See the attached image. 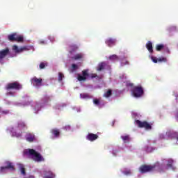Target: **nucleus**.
Here are the masks:
<instances>
[{
    "label": "nucleus",
    "instance_id": "nucleus-15",
    "mask_svg": "<svg viewBox=\"0 0 178 178\" xmlns=\"http://www.w3.org/2000/svg\"><path fill=\"white\" fill-rule=\"evenodd\" d=\"M106 44L108 47H113L116 44V40L110 38L106 40Z\"/></svg>",
    "mask_w": 178,
    "mask_h": 178
},
{
    "label": "nucleus",
    "instance_id": "nucleus-25",
    "mask_svg": "<svg viewBox=\"0 0 178 178\" xmlns=\"http://www.w3.org/2000/svg\"><path fill=\"white\" fill-rule=\"evenodd\" d=\"M112 95V90L108 89L107 92H106L104 94V97H105L106 98H109V97H111Z\"/></svg>",
    "mask_w": 178,
    "mask_h": 178
},
{
    "label": "nucleus",
    "instance_id": "nucleus-4",
    "mask_svg": "<svg viewBox=\"0 0 178 178\" xmlns=\"http://www.w3.org/2000/svg\"><path fill=\"white\" fill-rule=\"evenodd\" d=\"M6 90H22V84L19 83L17 81L9 83L6 85Z\"/></svg>",
    "mask_w": 178,
    "mask_h": 178
},
{
    "label": "nucleus",
    "instance_id": "nucleus-14",
    "mask_svg": "<svg viewBox=\"0 0 178 178\" xmlns=\"http://www.w3.org/2000/svg\"><path fill=\"white\" fill-rule=\"evenodd\" d=\"M151 59H152V62H154V63H158V62H166V60H167L166 58H165V57H161V58H157L156 57L152 56Z\"/></svg>",
    "mask_w": 178,
    "mask_h": 178
},
{
    "label": "nucleus",
    "instance_id": "nucleus-7",
    "mask_svg": "<svg viewBox=\"0 0 178 178\" xmlns=\"http://www.w3.org/2000/svg\"><path fill=\"white\" fill-rule=\"evenodd\" d=\"M87 77H88V70H84L82 71V75L78 74V80L79 81H84L87 80Z\"/></svg>",
    "mask_w": 178,
    "mask_h": 178
},
{
    "label": "nucleus",
    "instance_id": "nucleus-13",
    "mask_svg": "<svg viewBox=\"0 0 178 178\" xmlns=\"http://www.w3.org/2000/svg\"><path fill=\"white\" fill-rule=\"evenodd\" d=\"M86 138L89 141H95L98 138V135L95 134H88L86 136Z\"/></svg>",
    "mask_w": 178,
    "mask_h": 178
},
{
    "label": "nucleus",
    "instance_id": "nucleus-39",
    "mask_svg": "<svg viewBox=\"0 0 178 178\" xmlns=\"http://www.w3.org/2000/svg\"><path fill=\"white\" fill-rule=\"evenodd\" d=\"M40 44H45V41H44V40H40Z\"/></svg>",
    "mask_w": 178,
    "mask_h": 178
},
{
    "label": "nucleus",
    "instance_id": "nucleus-38",
    "mask_svg": "<svg viewBox=\"0 0 178 178\" xmlns=\"http://www.w3.org/2000/svg\"><path fill=\"white\" fill-rule=\"evenodd\" d=\"M15 136L19 138V137H22V134H17Z\"/></svg>",
    "mask_w": 178,
    "mask_h": 178
},
{
    "label": "nucleus",
    "instance_id": "nucleus-16",
    "mask_svg": "<svg viewBox=\"0 0 178 178\" xmlns=\"http://www.w3.org/2000/svg\"><path fill=\"white\" fill-rule=\"evenodd\" d=\"M83 58H84V55L81 53H79L72 57L71 59H72V60H81Z\"/></svg>",
    "mask_w": 178,
    "mask_h": 178
},
{
    "label": "nucleus",
    "instance_id": "nucleus-2",
    "mask_svg": "<svg viewBox=\"0 0 178 178\" xmlns=\"http://www.w3.org/2000/svg\"><path fill=\"white\" fill-rule=\"evenodd\" d=\"M131 94L135 98H140L144 95V89L142 86H135L131 90Z\"/></svg>",
    "mask_w": 178,
    "mask_h": 178
},
{
    "label": "nucleus",
    "instance_id": "nucleus-34",
    "mask_svg": "<svg viewBox=\"0 0 178 178\" xmlns=\"http://www.w3.org/2000/svg\"><path fill=\"white\" fill-rule=\"evenodd\" d=\"M93 102H94L95 105H99V100L98 99H95L93 100Z\"/></svg>",
    "mask_w": 178,
    "mask_h": 178
},
{
    "label": "nucleus",
    "instance_id": "nucleus-12",
    "mask_svg": "<svg viewBox=\"0 0 178 178\" xmlns=\"http://www.w3.org/2000/svg\"><path fill=\"white\" fill-rule=\"evenodd\" d=\"M13 50L15 51L16 54H20V52H23V51H27V47H22L19 49V47H17V45H14L13 47Z\"/></svg>",
    "mask_w": 178,
    "mask_h": 178
},
{
    "label": "nucleus",
    "instance_id": "nucleus-9",
    "mask_svg": "<svg viewBox=\"0 0 178 178\" xmlns=\"http://www.w3.org/2000/svg\"><path fill=\"white\" fill-rule=\"evenodd\" d=\"M6 166L5 167H1L0 168V172H5L6 169H10V170H15V166H13V164L10 161H7Z\"/></svg>",
    "mask_w": 178,
    "mask_h": 178
},
{
    "label": "nucleus",
    "instance_id": "nucleus-31",
    "mask_svg": "<svg viewBox=\"0 0 178 178\" xmlns=\"http://www.w3.org/2000/svg\"><path fill=\"white\" fill-rule=\"evenodd\" d=\"M65 77V75L62 74V72L58 73V81H62L63 80V78Z\"/></svg>",
    "mask_w": 178,
    "mask_h": 178
},
{
    "label": "nucleus",
    "instance_id": "nucleus-3",
    "mask_svg": "<svg viewBox=\"0 0 178 178\" xmlns=\"http://www.w3.org/2000/svg\"><path fill=\"white\" fill-rule=\"evenodd\" d=\"M136 124L140 129H145V130H151L152 129V126L151 124L148 123L147 121L141 122L140 120H136Z\"/></svg>",
    "mask_w": 178,
    "mask_h": 178
},
{
    "label": "nucleus",
    "instance_id": "nucleus-10",
    "mask_svg": "<svg viewBox=\"0 0 178 178\" xmlns=\"http://www.w3.org/2000/svg\"><path fill=\"white\" fill-rule=\"evenodd\" d=\"M9 53L10 50L8 47L0 51V62H2V59L8 56V55H9Z\"/></svg>",
    "mask_w": 178,
    "mask_h": 178
},
{
    "label": "nucleus",
    "instance_id": "nucleus-26",
    "mask_svg": "<svg viewBox=\"0 0 178 178\" xmlns=\"http://www.w3.org/2000/svg\"><path fill=\"white\" fill-rule=\"evenodd\" d=\"M110 60H119V57L116 54H113L108 57Z\"/></svg>",
    "mask_w": 178,
    "mask_h": 178
},
{
    "label": "nucleus",
    "instance_id": "nucleus-29",
    "mask_svg": "<svg viewBox=\"0 0 178 178\" xmlns=\"http://www.w3.org/2000/svg\"><path fill=\"white\" fill-rule=\"evenodd\" d=\"M164 46L163 44H157L156 46V51H162V49H163Z\"/></svg>",
    "mask_w": 178,
    "mask_h": 178
},
{
    "label": "nucleus",
    "instance_id": "nucleus-11",
    "mask_svg": "<svg viewBox=\"0 0 178 178\" xmlns=\"http://www.w3.org/2000/svg\"><path fill=\"white\" fill-rule=\"evenodd\" d=\"M26 140L29 143H33L35 140V135L33 133H27L26 135Z\"/></svg>",
    "mask_w": 178,
    "mask_h": 178
},
{
    "label": "nucleus",
    "instance_id": "nucleus-8",
    "mask_svg": "<svg viewBox=\"0 0 178 178\" xmlns=\"http://www.w3.org/2000/svg\"><path fill=\"white\" fill-rule=\"evenodd\" d=\"M31 84H33V86H34L35 87H40V86H42V79L41 78L38 79L34 76L31 79Z\"/></svg>",
    "mask_w": 178,
    "mask_h": 178
},
{
    "label": "nucleus",
    "instance_id": "nucleus-41",
    "mask_svg": "<svg viewBox=\"0 0 178 178\" xmlns=\"http://www.w3.org/2000/svg\"><path fill=\"white\" fill-rule=\"evenodd\" d=\"M129 86H131V87H133V83H130Z\"/></svg>",
    "mask_w": 178,
    "mask_h": 178
},
{
    "label": "nucleus",
    "instance_id": "nucleus-20",
    "mask_svg": "<svg viewBox=\"0 0 178 178\" xmlns=\"http://www.w3.org/2000/svg\"><path fill=\"white\" fill-rule=\"evenodd\" d=\"M105 66H106V63H99L97 67V70L99 72H101V70H104L105 69Z\"/></svg>",
    "mask_w": 178,
    "mask_h": 178
},
{
    "label": "nucleus",
    "instance_id": "nucleus-18",
    "mask_svg": "<svg viewBox=\"0 0 178 178\" xmlns=\"http://www.w3.org/2000/svg\"><path fill=\"white\" fill-rule=\"evenodd\" d=\"M50 133H51V134H53V136H54V137H56V138H58V137L60 136V131H59V129H51L50 131Z\"/></svg>",
    "mask_w": 178,
    "mask_h": 178
},
{
    "label": "nucleus",
    "instance_id": "nucleus-21",
    "mask_svg": "<svg viewBox=\"0 0 178 178\" xmlns=\"http://www.w3.org/2000/svg\"><path fill=\"white\" fill-rule=\"evenodd\" d=\"M122 140L124 141V143H129L130 141V136H121Z\"/></svg>",
    "mask_w": 178,
    "mask_h": 178
},
{
    "label": "nucleus",
    "instance_id": "nucleus-28",
    "mask_svg": "<svg viewBox=\"0 0 178 178\" xmlns=\"http://www.w3.org/2000/svg\"><path fill=\"white\" fill-rule=\"evenodd\" d=\"M80 97L83 99H86L87 98H90V95H88V94H87V93H81V94H80Z\"/></svg>",
    "mask_w": 178,
    "mask_h": 178
},
{
    "label": "nucleus",
    "instance_id": "nucleus-32",
    "mask_svg": "<svg viewBox=\"0 0 178 178\" xmlns=\"http://www.w3.org/2000/svg\"><path fill=\"white\" fill-rule=\"evenodd\" d=\"M126 65H129V61L126 59H122L121 66H126Z\"/></svg>",
    "mask_w": 178,
    "mask_h": 178
},
{
    "label": "nucleus",
    "instance_id": "nucleus-40",
    "mask_svg": "<svg viewBox=\"0 0 178 178\" xmlns=\"http://www.w3.org/2000/svg\"><path fill=\"white\" fill-rule=\"evenodd\" d=\"M8 94H10V95H13V93L12 92H9Z\"/></svg>",
    "mask_w": 178,
    "mask_h": 178
},
{
    "label": "nucleus",
    "instance_id": "nucleus-6",
    "mask_svg": "<svg viewBox=\"0 0 178 178\" xmlns=\"http://www.w3.org/2000/svg\"><path fill=\"white\" fill-rule=\"evenodd\" d=\"M8 40L10 41H15L17 42H23V36L18 35L16 33H13L8 35Z\"/></svg>",
    "mask_w": 178,
    "mask_h": 178
},
{
    "label": "nucleus",
    "instance_id": "nucleus-19",
    "mask_svg": "<svg viewBox=\"0 0 178 178\" xmlns=\"http://www.w3.org/2000/svg\"><path fill=\"white\" fill-rule=\"evenodd\" d=\"M146 48L150 54H152L154 52V48L152 47V42L151 41H148L146 44Z\"/></svg>",
    "mask_w": 178,
    "mask_h": 178
},
{
    "label": "nucleus",
    "instance_id": "nucleus-36",
    "mask_svg": "<svg viewBox=\"0 0 178 178\" xmlns=\"http://www.w3.org/2000/svg\"><path fill=\"white\" fill-rule=\"evenodd\" d=\"M91 79H95L96 77H98V76L97 75V74H92L90 75Z\"/></svg>",
    "mask_w": 178,
    "mask_h": 178
},
{
    "label": "nucleus",
    "instance_id": "nucleus-23",
    "mask_svg": "<svg viewBox=\"0 0 178 178\" xmlns=\"http://www.w3.org/2000/svg\"><path fill=\"white\" fill-rule=\"evenodd\" d=\"M79 49V47L76 45H72L70 46V54H73L74 52H76Z\"/></svg>",
    "mask_w": 178,
    "mask_h": 178
},
{
    "label": "nucleus",
    "instance_id": "nucleus-24",
    "mask_svg": "<svg viewBox=\"0 0 178 178\" xmlns=\"http://www.w3.org/2000/svg\"><path fill=\"white\" fill-rule=\"evenodd\" d=\"M26 128V124L22 121L18 122V129H19V130H22V129Z\"/></svg>",
    "mask_w": 178,
    "mask_h": 178
},
{
    "label": "nucleus",
    "instance_id": "nucleus-30",
    "mask_svg": "<svg viewBox=\"0 0 178 178\" xmlns=\"http://www.w3.org/2000/svg\"><path fill=\"white\" fill-rule=\"evenodd\" d=\"M77 69H79V66H77V65L76 64L72 65V69H71L72 72H74L75 70H77Z\"/></svg>",
    "mask_w": 178,
    "mask_h": 178
},
{
    "label": "nucleus",
    "instance_id": "nucleus-1",
    "mask_svg": "<svg viewBox=\"0 0 178 178\" xmlns=\"http://www.w3.org/2000/svg\"><path fill=\"white\" fill-rule=\"evenodd\" d=\"M24 154H25V155H30L31 156H33V159L35 161V162H44V161H45L41 154L37 152L34 149H29L25 150Z\"/></svg>",
    "mask_w": 178,
    "mask_h": 178
},
{
    "label": "nucleus",
    "instance_id": "nucleus-22",
    "mask_svg": "<svg viewBox=\"0 0 178 178\" xmlns=\"http://www.w3.org/2000/svg\"><path fill=\"white\" fill-rule=\"evenodd\" d=\"M18 166L21 170L22 175H26V168H24V165H23V164H18Z\"/></svg>",
    "mask_w": 178,
    "mask_h": 178
},
{
    "label": "nucleus",
    "instance_id": "nucleus-5",
    "mask_svg": "<svg viewBox=\"0 0 178 178\" xmlns=\"http://www.w3.org/2000/svg\"><path fill=\"white\" fill-rule=\"evenodd\" d=\"M156 168L155 165H143L140 168V172L141 173H147V172H152Z\"/></svg>",
    "mask_w": 178,
    "mask_h": 178
},
{
    "label": "nucleus",
    "instance_id": "nucleus-35",
    "mask_svg": "<svg viewBox=\"0 0 178 178\" xmlns=\"http://www.w3.org/2000/svg\"><path fill=\"white\" fill-rule=\"evenodd\" d=\"M124 175H126V176H129V175H131V171L130 170L124 171Z\"/></svg>",
    "mask_w": 178,
    "mask_h": 178
},
{
    "label": "nucleus",
    "instance_id": "nucleus-17",
    "mask_svg": "<svg viewBox=\"0 0 178 178\" xmlns=\"http://www.w3.org/2000/svg\"><path fill=\"white\" fill-rule=\"evenodd\" d=\"M43 178H55V174L52 171H45L44 176Z\"/></svg>",
    "mask_w": 178,
    "mask_h": 178
},
{
    "label": "nucleus",
    "instance_id": "nucleus-33",
    "mask_svg": "<svg viewBox=\"0 0 178 178\" xmlns=\"http://www.w3.org/2000/svg\"><path fill=\"white\" fill-rule=\"evenodd\" d=\"M45 66H47V63H40L39 67H40V69H45Z\"/></svg>",
    "mask_w": 178,
    "mask_h": 178
},
{
    "label": "nucleus",
    "instance_id": "nucleus-37",
    "mask_svg": "<svg viewBox=\"0 0 178 178\" xmlns=\"http://www.w3.org/2000/svg\"><path fill=\"white\" fill-rule=\"evenodd\" d=\"M2 113H3L4 115H8V113H9V110L3 111Z\"/></svg>",
    "mask_w": 178,
    "mask_h": 178
},
{
    "label": "nucleus",
    "instance_id": "nucleus-27",
    "mask_svg": "<svg viewBox=\"0 0 178 178\" xmlns=\"http://www.w3.org/2000/svg\"><path fill=\"white\" fill-rule=\"evenodd\" d=\"M168 162L167 164L168 168H171V169H173V160L169 159Z\"/></svg>",
    "mask_w": 178,
    "mask_h": 178
}]
</instances>
